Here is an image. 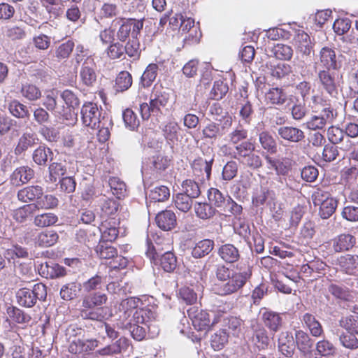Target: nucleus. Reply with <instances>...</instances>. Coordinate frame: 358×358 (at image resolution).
Returning <instances> with one entry per match:
<instances>
[{
    "instance_id": "obj_1",
    "label": "nucleus",
    "mask_w": 358,
    "mask_h": 358,
    "mask_svg": "<svg viewBox=\"0 0 358 358\" xmlns=\"http://www.w3.org/2000/svg\"><path fill=\"white\" fill-rule=\"evenodd\" d=\"M73 60L77 66L81 64L79 77L83 85L87 87L93 86L96 81V64L94 55L91 54L83 45H78Z\"/></svg>"
},
{
    "instance_id": "obj_2",
    "label": "nucleus",
    "mask_w": 358,
    "mask_h": 358,
    "mask_svg": "<svg viewBox=\"0 0 358 358\" xmlns=\"http://www.w3.org/2000/svg\"><path fill=\"white\" fill-rule=\"evenodd\" d=\"M251 275V269L249 267L243 271L234 272L227 281L215 285V292L220 296H227L236 293L245 285Z\"/></svg>"
},
{
    "instance_id": "obj_3",
    "label": "nucleus",
    "mask_w": 358,
    "mask_h": 358,
    "mask_svg": "<svg viewBox=\"0 0 358 358\" xmlns=\"http://www.w3.org/2000/svg\"><path fill=\"white\" fill-rule=\"evenodd\" d=\"M46 296V286L41 282L35 284L31 288H20L15 293L17 303L25 308L34 306L38 301H45Z\"/></svg>"
},
{
    "instance_id": "obj_4",
    "label": "nucleus",
    "mask_w": 358,
    "mask_h": 358,
    "mask_svg": "<svg viewBox=\"0 0 358 358\" xmlns=\"http://www.w3.org/2000/svg\"><path fill=\"white\" fill-rule=\"evenodd\" d=\"M143 19L118 18L113 21L120 24L117 31V40L124 42L127 38H137L143 27Z\"/></svg>"
},
{
    "instance_id": "obj_5",
    "label": "nucleus",
    "mask_w": 358,
    "mask_h": 358,
    "mask_svg": "<svg viewBox=\"0 0 358 358\" xmlns=\"http://www.w3.org/2000/svg\"><path fill=\"white\" fill-rule=\"evenodd\" d=\"M148 249L146 255L153 261L155 264H159L162 268L166 272L173 271L177 266L176 257L170 251L161 254L155 245H150L148 241Z\"/></svg>"
},
{
    "instance_id": "obj_6",
    "label": "nucleus",
    "mask_w": 358,
    "mask_h": 358,
    "mask_svg": "<svg viewBox=\"0 0 358 358\" xmlns=\"http://www.w3.org/2000/svg\"><path fill=\"white\" fill-rule=\"evenodd\" d=\"M294 36L293 44L296 49L297 57L301 59L303 62L310 61L313 50V44L309 35L303 30L294 29Z\"/></svg>"
},
{
    "instance_id": "obj_7",
    "label": "nucleus",
    "mask_w": 358,
    "mask_h": 358,
    "mask_svg": "<svg viewBox=\"0 0 358 358\" xmlns=\"http://www.w3.org/2000/svg\"><path fill=\"white\" fill-rule=\"evenodd\" d=\"M337 117L336 110L323 109V112L315 113L305 123L309 130L316 131L323 129L326 125L332 124Z\"/></svg>"
},
{
    "instance_id": "obj_8",
    "label": "nucleus",
    "mask_w": 358,
    "mask_h": 358,
    "mask_svg": "<svg viewBox=\"0 0 358 358\" xmlns=\"http://www.w3.org/2000/svg\"><path fill=\"white\" fill-rule=\"evenodd\" d=\"M80 114L83 124L92 129H95L101 121V111L94 103H85L81 108Z\"/></svg>"
},
{
    "instance_id": "obj_9",
    "label": "nucleus",
    "mask_w": 358,
    "mask_h": 358,
    "mask_svg": "<svg viewBox=\"0 0 358 358\" xmlns=\"http://www.w3.org/2000/svg\"><path fill=\"white\" fill-rule=\"evenodd\" d=\"M270 74L273 78L278 80L283 86H289L294 81L292 66L285 63H278L271 65Z\"/></svg>"
},
{
    "instance_id": "obj_10",
    "label": "nucleus",
    "mask_w": 358,
    "mask_h": 358,
    "mask_svg": "<svg viewBox=\"0 0 358 358\" xmlns=\"http://www.w3.org/2000/svg\"><path fill=\"white\" fill-rule=\"evenodd\" d=\"M318 80L322 89L327 94L334 97L338 94L340 82L336 73H331L328 69L320 70L318 72Z\"/></svg>"
},
{
    "instance_id": "obj_11",
    "label": "nucleus",
    "mask_w": 358,
    "mask_h": 358,
    "mask_svg": "<svg viewBox=\"0 0 358 358\" xmlns=\"http://www.w3.org/2000/svg\"><path fill=\"white\" fill-rule=\"evenodd\" d=\"M187 315L194 329L197 331H206L210 324L209 313L198 307L192 306L187 309Z\"/></svg>"
},
{
    "instance_id": "obj_12",
    "label": "nucleus",
    "mask_w": 358,
    "mask_h": 358,
    "mask_svg": "<svg viewBox=\"0 0 358 358\" xmlns=\"http://www.w3.org/2000/svg\"><path fill=\"white\" fill-rule=\"evenodd\" d=\"M279 139L289 143H299L305 139V132L297 127L282 125L277 129Z\"/></svg>"
},
{
    "instance_id": "obj_13",
    "label": "nucleus",
    "mask_w": 358,
    "mask_h": 358,
    "mask_svg": "<svg viewBox=\"0 0 358 358\" xmlns=\"http://www.w3.org/2000/svg\"><path fill=\"white\" fill-rule=\"evenodd\" d=\"M168 167V160L162 155L153 156L143 162V173H150L155 178Z\"/></svg>"
},
{
    "instance_id": "obj_14",
    "label": "nucleus",
    "mask_w": 358,
    "mask_h": 358,
    "mask_svg": "<svg viewBox=\"0 0 358 358\" xmlns=\"http://www.w3.org/2000/svg\"><path fill=\"white\" fill-rule=\"evenodd\" d=\"M232 117L231 116L225 117L224 122L222 126L214 122H209L202 129V134L203 138L210 139H217L221 137L224 133V129L231 126Z\"/></svg>"
},
{
    "instance_id": "obj_15",
    "label": "nucleus",
    "mask_w": 358,
    "mask_h": 358,
    "mask_svg": "<svg viewBox=\"0 0 358 358\" xmlns=\"http://www.w3.org/2000/svg\"><path fill=\"white\" fill-rule=\"evenodd\" d=\"M295 344L299 351L305 357L312 355L315 341L308 334L303 330H296L295 331Z\"/></svg>"
},
{
    "instance_id": "obj_16",
    "label": "nucleus",
    "mask_w": 358,
    "mask_h": 358,
    "mask_svg": "<svg viewBox=\"0 0 358 358\" xmlns=\"http://www.w3.org/2000/svg\"><path fill=\"white\" fill-rule=\"evenodd\" d=\"M259 314L264 324L271 331L275 333L282 327V319L280 313L271 310L268 308H263L261 309Z\"/></svg>"
},
{
    "instance_id": "obj_17",
    "label": "nucleus",
    "mask_w": 358,
    "mask_h": 358,
    "mask_svg": "<svg viewBox=\"0 0 358 358\" xmlns=\"http://www.w3.org/2000/svg\"><path fill=\"white\" fill-rule=\"evenodd\" d=\"M43 105L47 110L50 111L56 117H64L68 120L65 107L58 106L57 92L53 91L48 92L43 97Z\"/></svg>"
},
{
    "instance_id": "obj_18",
    "label": "nucleus",
    "mask_w": 358,
    "mask_h": 358,
    "mask_svg": "<svg viewBox=\"0 0 358 358\" xmlns=\"http://www.w3.org/2000/svg\"><path fill=\"white\" fill-rule=\"evenodd\" d=\"M278 351L286 357H292L294 354L295 338L289 331H282L278 340Z\"/></svg>"
},
{
    "instance_id": "obj_19",
    "label": "nucleus",
    "mask_w": 358,
    "mask_h": 358,
    "mask_svg": "<svg viewBox=\"0 0 358 358\" xmlns=\"http://www.w3.org/2000/svg\"><path fill=\"white\" fill-rule=\"evenodd\" d=\"M320 62L323 67L328 70H337L341 68V62L334 49L324 47L320 52Z\"/></svg>"
},
{
    "instance_id": "obj_20",
    "label": "nucleus",
    "mask_w": 358,
    "mask_h": 358,
    "mask_svg": "<svg viewBox=\"0 0 358 358\" xmlns=\"http://www.w3.org/2000/svg\"><path fill=\"white\" fill-rule=\"evenodd\" d=\"M248 92L244 90L241 92V97L243 98L238 103L237 109L238 110V115L241 120L245 124H250L254 117V109L251 102L248 99Z\"/></svg>"
},
{
    "instance_id": "obj_21",
    "label": "nucleus",
    "mask_w": 358,
    "mask_h": 358,
    "mask_svg": "<svg viewBox=\"0 0 358 358\" xmlns=\"http://www.w3.org/2000/svg\"><path fill=\"white\" fill-rule=\"evenodd\" d=\"M340 270L348 275L358 274V255L347 254L338 259Z\"/></svg>"
},
{
    "instance_id": "obj_22",
    "label": "nucleus",
    "mask_w": 358,
    "mask_h": 358,
    "mask_svg": "<svg viewBox=\"0 0 358 358\" xmlns=\"http://www.w3.org/2000/svg\"><path fill=\"white\" fill-rule=\"evenodd\" d=\"M34 176V171L28 166H22L14 170L10 177V182L20 186L29 182Z\"/></svg>"
},
{
    "instance_id": "obj_23",
    "label": "nucleus",
    "mask_w": 358,
    "mask_h": 358,
    "mask_svg": "<svg viewBox=\"0 0 358 358\" xmlns=\"http://www.w3.org/2000/svg\"><path fill=\"white\" fill-rule=\"evenodd\" d=\"M38 272L42 277L50 279L60 278L66 274L63 266L53 262L41 264Z\"/></svg>"
},
{
    "instance_id": "obj_24",
    "label": "nucleus",
    "mask_w": 358,
    "mask_h": 358,
    "mask_svg": "<svg viewBox=\"0 0 358 358\" xmlns=\"http://www.w3.org/2000/svg\"><path fill=\"white\" fill-rule=\"evenodd\" d=\"M169 94L163 88L155 87L150 96V103H152L156 115L162 113V109L165 108L169 103Z\"/></svg>"
},
{
    "instance_id": "obj_25",
    "label": "nucleus",
    "mask_w": 358,
    "mask_h": 358,
    "mask_svg": "<svg viewBox=\"0 0 358 358\" xmlns=\"http://www.w3.org/2000/svg\"><path fill=\"white\" fill-rule=\"evenodd\" d=\"M156 224L163 231H170L176 225V216L173 211L165 210L159 212L155 217Z\"/></svg>"
},
{
    "instance_id": "obj_26",
    "label": "nucleus",
    "mask_w": 358,
    "mask_h": 358,
    "mask_svg": "<svg viewBox=\"0 0 358 358\" xmlns=\"http://www.w3.org/2000/svg\"><path fill=\"white\" fill-rule=\"evenodd\" d=\"M217 255L227 264L235 263L241 257L238 249L231 243H225L219 247Z\"/></svg>"
},
{
    "instance_id": "obj_27",
    "label": "nucleus",
    "mask_w": 358,
    "mask_h": 358,
    "mask_svg": "<svg viewBox=\"0 0 358 358\" xmlns=\"http://www.w3.org/2000/svg\"><path fill=\"white\" fill-rule=\"evenodd\" d=\"M43 193V188L39 185H30L19 190L17 194V199L24 203L35 201L39 196Z\"/></svg>"
},
{
    "instance_id": "obj_28",
    "label": "nucleus",
    "mask_w": 358,
    "mask_h": 358,
    "mask_svg": "<svg viewBox=\"0 0 358 358\" xmlns=\"http://www.w3.org/2000/svg\"><path fill=\"white\" fill-rule=\"evenodd\" d=\"M108 297L105 293L101 292H94L86 294L83 299L82 306L85 308H93L102 307L106 303Z\"/></svg>"
},
{
    "instance_id": "obj_29",
    "label": "nucleus",
    "mask_w": 358,
    "mask_h": 358,
    "mask_svg": "<svg viewBox=\"0 0 358 358\" xmlns=\"http://www.w3.org/2000/svg\"><path fill=\"white\" fill-rule=\"evenodd\" d=\"M356 243V238L350 234H343L333 240V248L336 252L348 251Z\"/></svg>"
},
{
    "instance_id": "obj_30",
    "label": "nucleus",
    "mask_w": 358,
    "mask_h": 358,
    "mask_svg": "<svg viewBox=\"0 0 358 358\" xmlns=\"http://www.w3.org/2000/svg\"><path fill=\"white\" fill-rule=\"evenodd\" d=\"M328 292L336 299L349 301L353 298L352 292L345 285L338 282H331L328 286Z\"/></svg>"
},
{
    "instance_id": "obj_31",
    "label": "nucleus",
    "mask_w": 358,
    "mask_h": 358,
    "mask_svg": "<svg viewBox=\"0 0 358 358\" xmlns=\"http://www.w3.org/2000/svg\"><path fill=\"white\" fill-rule=\"evenodd\" d=\"M302 323L309 330L313 337H320L323 335L324 330L320 322L310 313H305L301 319Z\"/></svg>"
},
{
    "instance_id": "obj_32",
    "label": "nucleus",
    "mask_w": 358,
    "mask_h": 358,
    "mask_svg": "<svg viewBox=\"0 0 358 358\" xmlns=\"http://www.w3.org/2000/svg\"><path fill=\"white\" fill-rule=\"evenodd\" d=\"M229 196L227 194L222 193L217 188H210L208 191V199L210 203L213 207L223 210L227 201H229Z\"/></svg>"
},
{
    "instance_id": "obj_33",
    "label": "nucleus",
    "mask_w": 358,
    "mask_h": 358,
    "mask_svg": "<svg viewBox=\"0 0 358 358\" xmlns=\"http://www.w3.org/2000/svg\"><path fill=\"white\" fill-rule=\"evenodd\" d=\"M52 150L45 145H39L32 153V159L38 166H46L53 159Z\"/></svg>"
},
{
    "instance_id": "obj_34",
    "label": "nucleus",
    "mask_w": 358,
    "mask_h": 358,
    "mask_svg": "<svg viewBox=\"0 0 358 358\" xmlns=\"http://www.w3.org/2000/svg\"><path fill=\"white\" fill-rule=\"evenodd\" d=\"M38 138L36 135L32 132H24L18 139L17 145L15 148V154L20 155L29 148L32 147L37 143Z\"/></svg>"
},
{
    "instance_id": "obj_35",
    "label": "nucleus",
    "mask_w": 358,
    "mask_h": 358,
    "mask_svg": "<svg viewBox=\"0 0 358 358\" xmlns=\"http://www.w3.org/2000/svg\"><path fill=\"white\" fill-rule=\"evenodd\" d=\"M255 145L251 141H244L241 144L234 146V149L231 153V157L238 160L240 164L242 163L245 158L255 151Z\"/></svg>"
},
{
    "instance_id": "obj_36",
    "label": "nucleus",
    "mask_w": 358,
    "mask_h": 358,
    "mask_svg": "<svg viewBox=\"0 0 358 358\" xmlns=\"http://www.w3.org/2000/svg\"><path fill=\"white\" fill-rule=\"evenodd\" d=\"M255 145L251 141H244L241 144L234 146V149L231 153V157L238 160L240 164L242 163L245 158L255 151Z\"/></svg>"
},
{
    "instance_id": "obj_37",
    "label": "nucleus",
    "mask_w": 358,
    "mask_h": 358,
    "mask_svg": "<svg viewBox=\"0 0 358 358\" xmlns=\"http://www.w3.org/2000/svg\"><path fill=\"white\" fill-rule=\"evenodd\" d=\"M113 121L110 117L106 113L101 117V121L98 123L94 129H99L97 136L100 142L104 143L108 140L110 133V129L113 127Z\"/></svg>"
},
{
    "instance_id": "obj_38",
    "label": "nucleus",
    "mask_w": 358,
    "mask_h": 358,
    "mask_svg": "<svg viewBox=\"0 0 358 358\" xmlns=\"http://www.w3.org/2000/svg\"><path fill=\"white\" fill-rule=\"evenodd\" d=\"M269 341L268 333L264 327L258 326L253 329L252 342L259 350L267 348Z\"/></svg>"
},
{
    "instance_id": "obj_39",
    "label": "nucleus",
    "mask_w": 358,
    "mask_h": 358,
    "mask_svg": "<svg viewBox=\"0 0 358 358\" xmlns=\"http://www.w3.org/2000/svg\"><path fill=\"white\" fill-rule=\"evenodd\" d=\"M101 233V241L99 243H108L115 241L118 236V229L110 222L105 221L99 227Z\"/></svg>"
},
{
    "instance_id": "obj_40",
    "label": "nucleus",
    "mask_w": 358,
    "mask_h": 358,
    "mask_svg": "<svg viewBox=\"0 0 358 358\" xmlns=\"http://www.w3.org/2000/svg\"><path fill=\"white\" fill-rule=\"evenodd\" d=\"M215 243L211 239H203L197 242L192 250L194 258H202L208 255L214 248Z\"/></svg>"
},
{
    "instance_id": "obj_41",
    "label": "nucleus",
    "mask_w": 358,
    "mask_h": 358,
    "mask_svg": "<svg viewBox=\"0 0 358 358\" xmlns=\"http://www.w3.org/2000/svg\"><path fill=\"white\" fill-rule=\"evenodd\" d=\"M156 317V313L150 308L137 309L133 315V321L144 326L150 322H153Z\"/></svg>"
},
{
    "instance_id": "obj_42",
    "label": "nucleus",
    "mask_w": 358,
    "mask_h": 358,
    "mask_svg": "<svg viewBox=\"0 0 358 358\" xmlns=\"http://www.w3.org/2000/svg\"><path fill=\"white\" fill-rule=\"evenodd\" d=\"M180 130L181 128L176 122L171 121L164 125L162 132L167 142L174 145L178 141Z\"/></svg>"
},
{
    "instance_id": "obj_43",
    "label": "nucleus",
    "mask_w": 358,
    "mask_h": 358,
    "mask_svg": "<svg viewBox=\"0 0 358 358\" xmlns=\"http://www.w3.org/2000/svg\"><path fill=\"white\" fill-rule=\"evenodd\" d=\"M266 100L274 105H283L287 100L286 92L279 87H273L270 89L265 95Z\"/></svg>"
},
{
    "instance_id": "obj_44",
    "label": "nucleus",
    "mask_w": 358,
    "mask_h": 358,
    "mask_svg": "<svg viewBox=\"0 0 358 358\" xmlns=\"http://www.w3.org/2000/svg\"><path fill=\"white\" fill-rule=\"evenodd\" d=\"M82 285L78 282H71L63 285L60 289L61 298L66 301H70L76 298L81 291Z\"/></svg>"
},
{
    "instance_id": "obj_45",
    "label": "nucleus",
    "mask_w": 358,
    "mask_h": 358,
    "mask_svg": "<svg viewBox=\"0 0 358 358\" xmlns=\"http://www.w3.org/2000/svg\"><path fill=\"white\" fill-rule=\"evenodd\" d=\"M259 142L263 150L268 153L274 154L277 151V144L273 136L268 131H264L259 134Z\"/></svg>"
},
{
    "instance_id": "obj_46",
    "label": "nucleus",
    "mask_w": 358,
    "mask_h": 358,
    "mask_svg": "<svg viewBox=\"0 0 358 358\" xmlns=\"http://www.w3.org/2000/svg\"><path fill=\"white\" fill-rule=\"evenodd\" d=\"M159 67L157 64H150L145 69L141 77L140 84L144 88L149 87L152 85L156 79Z\"/></svg>"
},
{
    "instance_id": "obj_47",
    "label": "nucleus",
    "mask_w": 358,
    "mask_h": 358,
    "mask_svg": "<svg viewBox=\"0 0 358 358\" xmlns=\"http://www.w3.org/2000/svg\"><path fill=\"white\" fill-rule=\"evenodd\" d=\"M6 313L9 317L15 323L27 324L31 320V317L24 310L17 307L10 306L7 308Z\"/></svg>"
},
{
    "instance_id": "obj_48",
    "label": "nucleus",
    "mask_w": 358,
    "mask_h": 358,
    "mask_svg": "<svg viewBox=\"0 0 358 358\" xmlns=\"http://www.w3.org/2000/svg\"><path fill=\"white\" fill-rule=\"evenodd\" d=\"M57 198L52 194H44L39 196L36 203H32L35 206L36 211L40 209H52L58 206Z\"/></svg>"
},
{
    "instance_id": "obj_49",
    "label": "nucleus",
    "mask_w": 358,
    "mask_h": 358,
    "mask_svg": "<svg viewBox=\"0 0 358 358\" xmlns=\"http://www.w3.org/2000/svg\"><path fill=\"white\" fill-rule=\"evenodd\" d=\"M196 215L202 220H208L215 214V208L209 203L196 202L194 206Z\"/></svg>"
},
{
    "instance_id": "obj_50",
    "label": "nucleus",
    "mask_w": 358,
    "mask_h": 358,
    "mask_svg": "<svg viewBox=\"0 0 358 358\" xmlns=\"http://www.w3.org/2000/svg\"><path fill=\"white\" fill-rule=\"evenodd\" d=\"M132 85V76L128 71H121L115 78V89L116 92H124Z\"/></svg>"
},
{
    "instance_id": "obj_51",
    "label": "nucleus",
    "mask_w": 358,
    "mask_h": 358,
    "mask_svg": "<svg viewBox=\"0 0 358 358\" xmlns=\"http://www.w3.org/2000/svg\"><path fill=\"white\" fill-rule=\"evenodd\" d=\"M58 234L53 230H45L37 236L38 243L43 247L52 246L58 241Z\"/></svg>"
},
{
    "instance_id": "obj_52",
    "label": "nucleus",
    "mask_w": 358,
    "mask_h": 358,
    "mask_svg": "<svg viewBox=\"0 0 358 358\" xmlns=\"http://www.w3.org/2000/svg\"><path fill=\"white\" fill-rule=\"evenodd\" d=\"M36 212L35 206L32 203L26 204L13 212V218L20 223H23Z\"/></svg>"
},
{
    "instance_id": "obj_53",
    "label": "nucleus",
    "mask_w": 358,
    "mask_h": 358,
    "mask_svg": "<svg viewBox=\"0 0 358 358\" xmlns=\"http://www.w3.org/2000/svg\"><path fill=\"white\" fill-rule=\"evenodd\" d=\"M308 104L313 113L323 112L324 108H325V110H335L327 102V101L318 94L312 96Z\"/></svg>"
},
{
    "instance_id": "obj_54",
    "label": "nucleus",
    "mask_w": 358,
    "mask_h": 358,
    "mask_svg": "<svg viewBox=\"0 0 358 358\" xmlns=\"http://www.w3.org/2000/svg\"><path fill=\"white\" fill-rule=\"evenodd\" d=\"M248 136V130L241 125H239L228 134V141L231 145L237 146V145L241 144L242 142L246 141Z\"/></svg>"
},
{
    "instance_id": "obj_55",
    "label": "nucleus",
    "mask_w": 358,
    "mask_h": 358,
    "mask_svg": "<svg viewBox=\"0 0 358 358\" xmlns=\"http://www.w3.org/2000/svg\"><path fill=\"white\" fill-rule=\"evenodd\" d=\"M228 338L229 335L226 329H219L211 336L210 344L212 348L215 350L222 349L227 343Z\"/></svg>"
},
{
    "instance_id": "obj_56",
    "label": "nucleus",
    "mask_w": 358,
    "mask_h": 358,
    "mask_svg": "<svg viewBox=\"0 0 358 358\" xmlns=\"http://www.w3.org/2000/svg\"><path fill=\"white\" fill-rule=\"evenodd\" d=\"M169 196V189L164 185L155 187L148 194L150 201L153 202H163L168 199Z\"/></svg>"
},
{
    "instance_id": "obj_57",
    "label": "nucleus",
    "mask_w": 358,
    "mask_h": 358,
    "mask_svg": "<svg viewBox=\"0 0 358 358\" xmlns=\"http://www.w3.org/2000/svg\"><path fill=\"white\" fill-rule=\"evenodd\" d=\"M58 217L52 213H45L36 215L34 224L38 227H47L56 224Z\"/></svg>"
},
{
    "instance_id": "obj_58",
    "label": "nucleus",
    "mask_w": 358,
    "mask_h": 358,
    "mask_svg": "<svg viewBox=\"0 0 358 358\" xmlns=\"http://www.w3.org/2000/svg\"><path fill=\"white\" fill-rule=\"evenodd\" d=\"M66 169L62 163L53 162L48 166L49 175L47 181L51 183L55 182L66 173Z\"/></svg>"
},
{
    "instance_id": "obj_59",
    "label": "nucleus",
    "mask_w": 358,
    "mask_h": 358,
    "mask_svg": "<svg viewBox=\"0 0 358 358\" xmlns=\"http://www.w3.org/2000/svg\"><path fill=\"white\" fill-rule=\"evenodd\" d=\"M100 208L103 215L110 216L117 213L118 210V203L113 199L103 196L100 199Z\"/></svg>"
},
{
    "instance_id": "obj_60",
    "label": "nucleus",
    "mask_w": 358,
    "mask_h": 358,
    "mask_svg": "<svg viewBox=\"0 0 358 358\" xmlns=\"http://www.w3.org/2000/svg\"><path fill=\"white\" fill-rule=\"evenodd\" d=\"M182 193L191 197L196 199L201 194V189L199 184L193 180L187 179L182 183Z\"/></svg>"
},
{
    "instance_id": "obj_61",
    "label": "nucleus",
    "mask_w": 358,
    "mask_h": 358,
    "mask_svg": "<svg viewBox=\"0 0 358 358\" xmlns=\"http://www.w3.org/2000/svg\"><path fill=\"white\" fill-rule=\"evenodd\" d=\"M318 206H320L319 215L320 217L328 219L335 212L337 207V201L331 197Z\"/></svg>"
},
{
    "instance_id": "obj_62",
    "label": "nucleus",
    "mask_w": 358,
    "mask_h": 358,
    "mask_svg": "<svg viewBox=\"0 0 358 358\" xmlns=\"http://www.w3.org/2000/svg\"><path fill=\"white\" fill-rule=\"evenodd\" d=\"M108 185L113 195L117 199L124 196L126 192V185L119 178L111 177L108 180Z\"/></svg>"
},
{
    "instance_id": "obj_63",
    "label": "nucleus",
    "mask_w": 358,
    "mask_h": 358,
    "mask_svg": "<svg viewBox=\"0 0 358 358\" xmlns=\"http://www.w3.org/2000/svg\"><path fill=\"white\" fill-rule=\"evenodd\" d=\"M103 285V278L96 274L83 282L82 287L83 288V291L86 294H88L94 292H99L98 290L101 289Z\"/></svg>"
},
{
    "instance_id": "obj_64",
    "label": "nucleus",
    "mask_w": 358,
    "mask_h": 358,
    "mask_svg": "<svg viewBox=\"0 0 358 358\" xmlns=\"http://www.w3.org/2000/svg\"><path fill=\"white\" fill-rule=\"evenodd\" d=\"M340 325L348 333L358 334V315H348L340 320Z\"/></svg>"
}]
</instances>
